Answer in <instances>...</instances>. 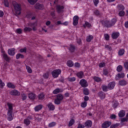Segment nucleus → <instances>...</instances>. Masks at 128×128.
I'll return each instance as SVG.
<instances>
[{
  "mask_svg": "<svg viewBox=\"0 0 128 128\" xmlns=\"http://www.w3.org/2000/svg\"><path fill=\"white\" fill-rule=\"evenodd\" d=\"M67 65L68 66H70V68H72L74 66V62L72 60H69L67 62Z\"/></svg>",
  "mask_w": 128,
  "mask_h": 128,
  "instance_id": "33",
  "label": "nucleus"
},
{
  "mask_svg": "<svg viewBox=\"0 0 128 128\" xmlns=\"http://www.w3.org/2000/svg\"><path fill=\"white\" fill-rule=\"evenodd\" d=\"M80 84L81 86H82V88H86V86H88V82L84 79L81 80L80 82Z\"/></svg>",
  "mask_w": 128,
  "mask_h": 128,
  "instance_id": "6",
  "label": "nucleus"
},
{
  "mask_svg": "<svg viewBox=\"0 0 128 128\" xmlns=\"http://www.w3.org/2000/svg\"><path fill=\"white\" fill-rule=\"evenodd\" d=\"M93 2L96 6H98V3L100 2V1L98 0H94Z\"/></svg>",
  "mask_w": 128,
  "mask_h": 128,
  "instance_id": "54",
  "label": "nucleus"
},
{
  "mask_svg": "<svg viewBox=\"0 0 128 128\" xmlns=\"http://www.w3.org/2000/svg\"><path fill=\"white\" fill-rule=\"evenodd\" d=\"M22 100H26V94H22Z\"/></svg>",
  "mask_w": 128,
  "mask_h": 128,
  "instance_id": "53",
  "label": "nucleus"
},
{
  "mask_svg": "<svg viewBox=\"0 0 128 128\" xmlns=\"http://www.w3.org/2000/svg\"><path fill=\"white\" fill-rule=\"evenodd\" d=\"M4 82L2 80H0V88H4Z\"/></svg>",
  "mask_w": 128,
  "mask_h": 128,
  "instance_id": "44",
  "label": "nucleus"
},
{
  "mask_svg": "<svg viewBox=\"0 0 128 128\" xmlns=\"http://www.w3.org/2000/svg\"><path fill=\"white\" fill-rule=\"evenodd\" d=\"M118 54L120 56H124V50L120 49L118 52Z\"/></svg>",
  "mask_w": 128,
  "mask_h": 128,
  "instance_id": "28",
  "label": "nucleus"
},
{
  "mask_svg": "<svg viewBox=\"0 0 128 128\" xmlns=\"http://www.w3.org/2000/svg\"><path fill=\"white\" fill-rule=\"evenodd\" d=\"M74 124V120L72 119V120H70V121L69 122V123H68V126H72V124Z\"/></svg>",
  "mask_w": 128,
  "mask_h": 128,
  "instance_id": "41",
  "label": "nucleus"
},
{
  "mask_svg": "<svg viewBox=\"0 0 128 128\" xmlns=\"http://www.w3.org/2000/svg\"><path fill=\"white\" fill-rule=\"evenodd\" d=\"M116 70L117 72H122V66L119 65L116 68Z\"/></svg>",
  "mask_w": 128,
  "mask_h": 128,
  "instance_id": "38",
  "label": "nucleus"
},
{
  "mask_svg": "<svg viewBox=\"0 0 128 128\" xmlns=\"http://www.w3.org/2000/svg\"><path fill=\"white\" fill-rule=\"evenodd\" d=\"M28 26H30V28H32V30L34 32H36V26H38V22H30L28 24Z\"/></svg>",
  "mask_w": 128,
  "mask_h": 128,
  "instance_id": "4",
  "label": "nucleus"
},
{
  "mask_svg": "<svg viewBox=\"0 0 128 128\" xmlns=\"http://www.w3.org/2000/svg\"><path fill=\"white\" fill-rule=\"evenodd\" d=\"M125 28H128V21L126 22L124 24Z\"/></svg>",
  "mask_w": 128,
  "mask_h": 128,
  "instance_id": "64",
  "label": "nucleus"
},
{
  "mask_svg": "<svg viewBox=\"0 0 128 128\" xmlns=\"http://www.w3.org/2000/svg\"><path fill=\"white\" fill-rule=\"evenodd\" d=\"M60 100H58V99H56L54 100V104H60Z\"/></svg>",
  "mask_w": 128,
  "mask_h": 128,
  "instance_id": "46",
  "label": "nucleus"
},
{
  "mask_svg": "<svg viewBox=\"0 0 128 128\" xmlns=\"http://www.w3.org/2000/svg\"><path fill=\"white\" fill-rule=\"evenodd\" d=\"M35 8L36 10H44V5L38 3L35 5Z\"/></svg>",
  "mask_w": 128,
  "mask_h": 128,
  "instance_id": "18",
  "label": "nucleus"
},
{
  "mask_svg": "<svg viewBox=\"0 0 128 128\" xmlns=\"http://www.w3.org/2000/svg\"><path fill=\"white\" fill-rule=\"evenodd\" d=\"M62 70L60 69L56 70L52 72L53 78H58L59 74H60Z\"/></svg>",
  "mask_w": 128,
  "mask_h": 128,
  "instance_id": "5",
  "label": "nucleus"
},
{
  "mask_svg": "<svg viewBox=\"0 0 128 128\" xmlns=\"http://www.w3.org/2000/svg\"><path fill=\"white\" fill-rule=\"evenodd\" d=\"M48 73H46L43 75V77L44 78H48Z\"/></svg>",
  "mask_w": 128,
  "mask_h": 128,
  "instance_id": "55",
  "label": "nucleus"
},
{
  "mask_svg": "<svg viewBox=\"0 0 128 128\" xmlns=\"http://www.w3.org/2000/svg\"><path fill=\"white\" fill-rule=\"evenodd\" d=\"M117 7L119 10H124V6L122 4L118 5Z\"/></svg>",
  "mask_w": 128,
  "mask_h": 128,
  "instance_id": "35",
  "label": "nucleus"
},
{
  "mask_svg": "<svg viewBox=\"0 0 128 128\" xmlns=\"http://www.w3.org/2000/svg\"><path fill=\"white\" fill-rule=\"evenodd\" d=\"M76 76L78 78H82L84 76V72L81 71V72L77 73Z\"/></svg>",
  "mask_w": 128,
  "mask_h": 128,
  "instance_id": "26",
  "label": "nucleus"
},
{
  "mask_svg": "<svg viewBox=\"0 0 128 128\" xmlns=\"http://www.w3.org/2000/svg\"><path fill=\"white\" fill-rule=\"evenodd\" d=\"M12 4L14 10V14L16 16H19V14H20V10H22V8H20V4H18L14 1Z\"/></svg>",
  "mask_w": 128,
  "mask_h": 128,
  "instance_id": "2",
  "label": "nucleus"
},
{
  "mask_svg": "<svg viewBox=\"0 0 128 128\" xmlns=\"http://www.w3.org/2000/svg\"><path fill=\"white\" fill-rule=\"evenodd\" d=\"M98 94L101 100H104V98H106V94L104 92H99Z\"/></svg>",
  "mask_w": 128,
  "mask_h": 128,
  "instance_id": "20",
  "label": "nucleus"
},
{
  "mask_svg": "<svg viewBox=\"0 0 128 128\" xmlns=\"http://www.w3.org/2000/svg\"><path fill=\"white\" fill-rule=\"evenodd\" d=\"M124 116H126V112H124V110H122L119 112L118 116H120V118H123Z\"/></svg>",
  "mask_w": 128,
  "mask_h": 128,
  "instance_id": "23",
  "label": "nucleus"
},
{
  "mask_svg": "<svg viewBox=\"0 0 128 128\" xmlns=\"http://www.w3.org/2000/svg\"><path fill=\"white\" fill-rule=\"evenodd\" d=\"M16 49L14 48H12L10 49H8V54L9 56H14L16 54Z\"/></svg>",
  "mask_w": 128,
  "mask_h": 128,
  "instance_id": "8",
  "label": "nucleus"
},
{
  "mask_svg": "<svg viewBox=\"0 0 128 128\" xmlns=\"http://www.w3.org/2000/svg\"><path fill=\"white\" fill-rule=\"evenodd\" d=\"M128 82L125 80H121L119 82V84L120 86H126Z\"/></svg>",
  "mask_w": 128,
  "mask_h": 128,
  "instance_id": "29",
  "label": "nucleus"
},
{
  "mask_svg": "<svg viewBox=\"0 0 128 128\" xmlns=\"http://www.w3.org/2000/svg\"><path fill=\"white\" fill-rule=\"evenodd\" d=\"M118 78H124V73H121L118 74Z\"/></svg>",
  "mask_w": 128,
  "mask_h": 128,
  "instance_id": "42",
  "label": "nucleus"
},
{
  "mask_svg": "<svg viewBox=\"0 0 128 128\" xmlns=\"http://www.w3.org/2000/svg\"><path fill=\"white\" fill-rule=\"evenodd\" d=\"M78 128H84V125L79 124Z\"/></svg>",
  "mask_w": 128,
  "mask_h": 128,
  "instance_id": "62",
  "label": "nucleus"
},
{
  "mask_svg": "<svg viewBox=\"0 0 128 128\" xmlns=\"http://www.w3.org/2000/svg\"><path fill=\"white\" fill-rule=\"evenodd\" d=\"M124 66L126 70H128V62L124 63Z\"/></svg>",
  "mask_w": 128,
  "mask_h": 128,
  "instance_id": "63",
  "label": "nucleus"
},
{
  "mask_svg": "<svg viewBox=\"0 0 128 128\" xmlns=\"http://www.w3.org/2000/svg\"><path fill=\"white\" fill-rule=\"evenodd\" d=\"M8 120H14V114H12V104H8Z\"/></svg>",
  "mask_w": 128,
  "mask_h": 128,
  "instance_id": "1",
  "label": "nucleus"
},
{
  "mask_svg": "<svg viewBox=\"0 0 128 128\" xmlns=\"http://www.w3.org/2000/svg\"><path fill=\"white\" fill-rule=\"evenodd\" d=\"M108 86H102V90H104V92H108Z\"/></svg>",
  "mask_w": 128,
  "mask_h": 128,
  "instance_id": "45",
  "label": "nucleus"
},
{
  "mask_svg": "<svg viewBox=\"0 0 128 128\" xmlns=\"http://www.w3.org/2000/svg\"><path fill=\"white\" fill-rule=\"evenodd\" d=\"M84 94H85V96H88L90 92H88V89L86 88H84L83 90Z\"/></svg>",
  "mask_w": 128,
  "mask_h": 128,
  "instance_id": "34",
  "label": "nucleus"
},
{
  "mask_svg": "<svg viewBox=\"0 0 128 128\" xmlns=\"http://www.w3.org/2000/svg\"><path fill=\"white\" fill-rule=\"evenodd\" d=\"M42 108V105L39 104L34 108V110L35 112H38L39 110H40Z\"/></svg>",
  "mask_w": 128,
  "mask_h": 128,
  "instance_id": "22",
  "label": "nucleus"
},
{
  "mask_svg": "<svg viewBox=\"0 0 128 128\" xmlns=\"http://www.w3.org/2000/svg\"><path fill=\"white\" fill-rule=\"evenodd\" d=\"M10 94L12 96H20V92H18V90H14L10 92Z\"/></svg>",
  "mask_w": 128,
  "mask_h": 128,
  "instance_id": "16",
  "label": "nucleus"
},
{
  "mask_svg": "<svg viewBox=\"0 0 128 128\" xmlns=\"http://www.w3.org/2000/svg\"><path fill=\"white\" fill-rule=\"evenodd\" d=\"M106 66V64L104 62H101L99 64V68H104Z\"/></svg>",
  "mask_w": 128,
  "mask_h": 128,
  "instance_id": "56",
  "label": "nucleus"
},
{
  "mask_svg": "<svg viewBox=\"0 0 128 128\" xmlns=\"http://www.w3.org/2000/svg\"><path fill=\"white\" fill-rule=\"evenodd\" d=\"M103 74L104 76H108V70H104L103 71Z\"/></svg>",
  "mask_w": 128,
  "mask_h": 128,
  "instance_id": "59",
  "label": "nucleus"
},
{
  "mask_svg": "<svg viewBox=\"0 0 128 128\" xmlns=\"http://www.w3.org/2000/svg\"><path fill=\"white\" fill-rule=\"evenodd\" d=\"M7 86L8 88H16V86L12 82H8L7 84Z\"/></svg>",
  "mask_w": 128,
  "mask_h": 128,
  "instance_id": "24",
  "label": "nucleus"
},
{
  "mask_svg": "<svg viewBox=\"0 0 128 128\" xmlns=\"http://www.w3.org/2000/svg\"><path fill=\"white\" fill-rule=\"evenodd\" d=\"M64 6L58 5L56 6V10L58 12V13L60 14V12H64Z\"/></svg>",
  "mask_w": 128,
  "mask_h": 128,
  "instance_id": "10",
  "label": "nucleus"
},
{
  "mask_svg": "<svg viewBox=\"0 0 128 128\" xmlns=\"http://www.w3.org/2000/svg\"><path fill=\"white\" fill-rule=\"evenodd\" d=\"M116 22V19L113 18L111 22L106 21L105 26L106 28H110V26H112Z\"/></svg>",
  "mask_w": 128,
  "mask_h": 128,
  "instance_id": "3",
  "label": "nucleus"
},
{
  "mask_svg": "<svg viewBox=\"0 0 128 128\" xmlns=\"http://www.w3.org/2000/svg\"><path fill=\"white\" fill-rule=\"evenodd\" d=\"M20 52H26V48H24L20 50Z\"/></svg>",
  "mask_w": 128,
  "mask_h": 128,
  "instance_id": "60",
  "label": "nucleus"
},
{
  "mask_svg": "<svg viewBox=\"0 0 128 128\" xmlns=\"http://www.w3.org/2000/svg\"><path fill=\"white\" fill-rule=\"evenodd\" d=\"M104 36L106 40H110V36L108 34H104Z\"/></svg>",
  "mask_w": 128,
  "mask_h": 128,
  "instance_id": "48",
  "label": "nucleus"
},
{
  "mask_svg": "<svg viewBox=\"0 0 128 128\" xmlns=\"http://www.w3.org/2000/svg\"><path fill=\"white\" fill-rule=\"evenodd\" d=\"M112 124V122H106L102 124V128H107L110 126Z\"/></svg>",
  "mask_w": 128,
  "mask_h": 128,
  "instance_id": "15",
  "label": "nucleus"
},
{
  "mask_svg": "<svg viewBox=\"0 0 128 128\" xmlns=\"http://www.w3.org/2000/svg\"><path fill=\"white\" fill-rule=\"evenodd\" d=\"M69 50L71 52H74L76 50V47L74 45H70V48H69Z\"/></svg>",
  "mask_w": 128,
  "mask_h": 128,
  "instance_id": "27",
  "label": "nucleus"
},
{
  "mask_svg": "<svg viewBox=\"0 0 128 128\" xmlns=\"http://www.w3.org/2000/svg\"><path fill=\"white\" fill-rule=\"evenodd\" d=\"M118 36H120V32H114L112 34V38L113 40H116Z\"/></svg>",
  "mask_w": 128,
  "mask_h": 128,
  "instance_id": "12",
  "label": "nucleus"
},
{
  "mask_svg": "<svg viewBox=\"0 0 128 128\" xmlns=\"http://www.w3.org/2000/svg\"><path fill=\"white\" fill-rule=\"evenodd\" d=\"M28 98H30V100H34V98H36V94L34 93H30L28 94Z\"/></svg>",
  "mask_w": 128,
  "mask_h": 128,
  "instance_id": "25",
  "label": "nucleus"
},
{
  "mask_svg": "<svg viewBox=\"0 0 128 128\" xmlns=\"http://www.w3.org/2000/svg\"><path fill=\"white\" fill-rule=\"evenodd\" d=\"M30 120H32V116H29L24 120V124L26 126H28L30 124Z\"/></svg>",
  "mask_w": 128,
  "mask_h": 128,
  "instance_id": "7",
  "label": "nucleus"
},
{
  "mask_svg": "<svg viewBox=\"0 0 128 128\" xmlns=\"http://www.w3.org/2000/svg\"><path fill=\"white\" fill-rule=\"evenodd\" d=\"M83 27L84 28H92V24L86 21H85L84 24H83Z\"/></svg>",
  "mask_w": 128,
  "mask_h": 128,
  "instance_id": "19",
  "label": "nucleus"
},
{
  "mask_svg": "<svg viewBox=\"0 0 128 128\" xmlns=\"http://www.w3.org/2000/svg\"><path fill=\"white\" fill-rule=\"evenodd\" d=\"M2 52L3 57L4 58L5 60H6V62H10V57L8 56V54H6L4 52V51H2Z\"/></svg>",
  "mask_w": 128,
  "mask_h": 128,
  "instance_id": "14",
  "label": "nucleus"
},
{
  "mask_svg": "<svg viewBox=\"0 0 128 128\" xmlns=\"http://www.w3.org/2000/svg\"><path fill=\"white\" fill-rule=\"evenodd\" d=\"M78 16H75L73 18V24L74 26H77V24H78Z\"/></svg>",
  "mask_w": 128,
  "mask_h": 128,
  "instance_id": "11",
  "label": "nucleus"
},
{
  "mask_svg": "<svg viewBox=\"0 0 128 128\" xmlns=\"http://www.w3.org/2000/svg\"><path fill=\"white\" fill-rule=\"evenodd\" d=\"M74 66H75V68H80V63L76 62L74 64Z\"/></svg>",
  "mask_w": 128,
  "mask_h": 128,
  "instance_id": "58",
  "label": "nucleus"
},
{
  "mask_svg": "<svg viewBox=\"0 0 128 128\" xmlns=\"http://www.w3.org/2000/svg\"><path fill=\"white\" fill-rule=\"evenodd\" d=\"M68 80L69 82H74L76 81V78L74 77L69 78H68Z\"/></svg>",
  "mask_w": 128,
  "mask_h": 128,
  "instance_id": "47",
  "label": "nucleus"
},
{
  "mask_svg": "<svg viewBox=\"0 0 128 128\" xmlns=\"http://www.w3.org/2000/svg\"><path fill=\"white\" fill-rule=\"evenodd\" d=\"M92 122L90 120H88L86 121L84 123V126L86 128H92Z\"/></svg>",
  "mask_w": 128,
  "mask_h": 128,
  "instance_id": "9",
  "label": "nucleus"
},
{
  "mask_svg": "<svg viewBox=\"0 0 128 128\" xmlns=\"http://www.w3.org/2000/svg\"><path fill=\"white\" fill-rule=\"evenodd\" d=\"M86 102H84L81 104V106L82 108H86Z\"/></svg>",
  "mask_w": 128,
  "mask_h": 128,
  "instance_id": "49",
  "label": "nucleus"
},
{
  "mask_svg": "<svg viewBox=\"0 0 128 128\" xmlns=\"http://www.w3.org/2000/svg\"><path fill=\"white\" fill-rule=\"evenodd\" d=\"M116 86V82H110L108 84V88L109 90H114V86Z\"/></svg>",
  "mask_w": 128,
  "mask_h": 128,
  "instance_id": "13",
  "label": "nucleus"
},
{
  "mask_svg": "<svg viewBox=\"0 0 128 128\" xmlns=\"http://www.w3.org/2000/svg\"><path fill=\"white\" fill-rule=\"evenodd\" d=\"M94 80L96 82H100L101 79L100 78H98V77H94Z\"/></svg>",
  "mask_w": 128,
  "mask_h": 128,
  "instance_id": "52",
  "label": "nucleus"
},
{
  "mask_svg": "<svg viewBox=\"0 0 128 128\" xmlns=\"http://www.w3.org/2000/svg\"><path fill=\"white\" fill-rule=\"evenodd\" d=\"M24 56L22 54H18L16 55V60H18L19 58H24Z\"/></svg>",
  "mask_w": 128,
  "mask_h": 128,
  "instance_id": "31",
  "label": "nucleus"
},
{
  "mask_svg": "<svg viewBox=\"0 0 128 128\" xmlns=\"http://www.w3.org/2000/svg\"><path fill=\"white\" fill-rule=\"evenodd\" d=\"M26 69L27 70L29 74H32V70L30 67L28 66H26Z\"/></svg>",
  "mask_w": 128,
  "mask_h": 128,
  "instance_id": "40",
  "label": "nucleus"
},
{
  "mask_svg": "<svg viewBox=\"0 0 128 128\" xmlns=\"http://www.w3.org/2000/svg\"><path fill=\"white\" fill-rule=\"evenodd\" d=\"M56 98L62 102V100H64V96L62 94H58L57 95Z\"/></svg>",
  "mask_w": 128,
  "mask_h": 128,
  "instance_id": "32",
  "label": "nucleus"
},
{
  "mask_svg": "<svg viewBox=\"0 0 128 128\" xmlns=\"http://www.w3.org/2000/svg\"><path fill=\"white\" fill-rule=\"evenodd\" d=\"M92 38H93V37L92 36H89L86 38V41L88 42H90V40H92Z\"/></svg>",
  "mask_w": 128,
  "mask_h": 128,
  "instance_id": "43",
  "label": "nucleus"
},
{
  "mask_svg": "<svg viewBox=\"0 0 128 128\" xmlns=\"http://www.w3.org/2000/svg\"><path fill=\"white\" fill-rule=\"evenodd\" d=\"M39 100H44V94L43 93L40 94L38 96Z\"/></svg>",
  "mask_w": 128,
  "mask_h": 128,
  "instance_id": "37",
  "label": "nucleus"
},
{
  "mask_svg": "<svg viewBox=\"0 0 128 128\" xmlns=\"http://www.w3.org/2000/svg\"><path fill=\"white\" fill-rule=\"evenodd\" d=\"M64 92V90L58 88L53 91V94H58L59 92Z\"/></svg>",
  "mask_w": 128,
  "mask_h": 128,
  "instance_id": "21",
  "label": "nucleus"
},
{
  "mask_svg": "<svg viewBox=\"0 0 128 128\" xmlns=\"http://www.w3.org/2000/svg\"><path fill=\"white\" fill-rule=\"evenodd\" d=\"M47 106L49 110H54V106L52 104V103H49L47 104Z\"/></svg>",
  "mask_w": 128,
  "mask_h": 128,
  "instance_id": "17",
  "label": "nucleus"
},
{
  "mask_svg": "<svg viewBox=\"0 0 128 128\" xmlns=\"http://www.w3.org/2000/svg\"><path fill=\"white\" fill-rule=\"evenodd\" d=\"M118 124H112L110 128H118Z\"/></svg>",
  "mask_w": 128,
  "mask_h": 128,
  "instance_id": "61",
  "label": "nucleus"
},
{
  "mask_svg": "<svg viewBox=\"0 0 128 128\" xmlns=\"http://www.w3.org/2000/svg\"><path fill=\"white\" fill-rule=\"evenodd\" d=\"M4 4L5 6H7V8L8 7V6H9L8 1V0H4Z\"/></svg>",
  "mask_w": 128,
  "mask_h": 128,
  "instance_id": "50",
  "label": "nucleus"
},
{
  "mask_svg": "<svg viewBox=\"0 0 128 128\" xmlns=\"http://www.w3.org/2000/svg\"><path fill=\"white\" fill-rule=\"evenodd\" d=\"M16 32L17 34H22V30L20 28H18L16 29Z\"/></svg>",
  "mask_w": 128,
  "mask_h": 128,
  "instance_id": "51",
  "label": "nucleus"
},
{
  "mask_svg": "<svg viewBox=\"0 0 128 128\" xmlns=\"http://www.w3.org/2000/svg\"><path fill=\"white\" fill-rule=\"evenodd\" d=\"M119 16H124V11H120V12H119Z\"/></svg>",
  "mask_w": 128,
  "mask_h": 128,
  "instance_id": "57",
  "label": "nucleus"
},
{
  "mask_svg": "<svg viewBox=\"0 0 128 128\" xmlns=\"http://www.w3.org/2000/svg\"><path fill=\"white\" fill-rule=\"evenodd\" d=\"M56 122H52L48 124L49 128H52L54 126H56Z\"/></svg>",
  "mask_w": 128,
  "mask_h": 128,
  "instance_id": "36",
  "label": "nucleus"
},
{
  "mask_svg": "<svg viewBox=\"0 0 128 128\" xmlns=\"http://www.w3.org/2000/svg\"><path fill=\"white\" fill-rule=\"evenodd\" d=\"M24 30V32H32V28L30 27H25Z\"/></svg>",
  "mask_w": 128,
  "mask_h": 128,
  "instance_id": "30",
  "label": "nucleus"
},
{
  "mask_svg": "<svg viewBox=\"0 0 128 128\" xmlns=\"http://www.w3.org/2000/svg\"><path fill=\"white\" fill-rule=\"evenodd\" d=\"M37 2L38 0H28V2L30 4H36V2Z\"/></svg>",
  "mask_w": 128,
  "mask_h": 128,
  "instance_id": "39",
  "label": "nucleus"
}]
</instances>
